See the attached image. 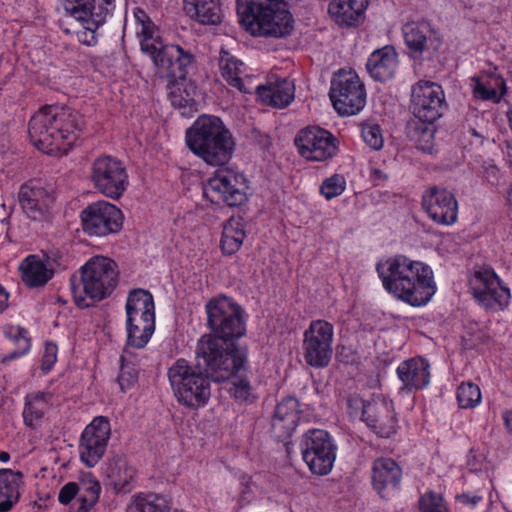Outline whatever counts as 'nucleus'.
<instances>
[{"label":"nucleus","instance_id":"obj_62","mask_svg":"<svg viewBox=\"0 0 512 512\" xmlns=\"http://www.w3.org/2000/svg\"><path fill=\"white\" fill-rule=\"evenodd\" d=\"M504 422L509 432L512 433V413L504 416Z\"/></svg>","mask_w":512,"mask_h":512},{"label":"nucleus","instance_id":"obj_29","mask_svg":"<svg viewBox=\"0 0 512 512\" xmlns=\"http://www.w3.org/2000/svg\"><path fill=\"white\" fill-rule=\"evenodd\" d=\"M32 144L41 152L49 155L66 153L75 140L70 130H27Z\"/></svg>","mask_w":512,"mask_h":512},{"label":"nucleus","instance_id":"obj_42","mask_svg":"<svg viewBox=\"0 0 512 512\" xmlns=\"http://www.w3.org/2000/svg\"><path fill=\"white\" fill-rule=\"evenodd\" d=\"M135 509L139 512H170L168 499L163 495L136 496Z\"/></svg>","mask_w":512,"mask_h":512},{"label":"nucleus","instance_id":"obj_38","mask_svg":"<svg viewBox=\"0 0 512 512\" xmlns=\"http://www.w3.org/2000/svg\"><path fill=\"white\" fill-rule=\"evenodd\" d=\"M167 88L169 90L168 97L172 106L178 109L188 108L190 111L194 108L196 104V88L193 84H188L185 80H175L169 81Z\"/></svg>","mask_w":512,"mask_h":512},{"label":"nucleus","instance_id":"obj_31","mask_svg":"<svg viewBox=\"0 0 512 512\" xmlns=\"http://www.w3.org/2000/svg\"><path fill=\"white\" fill-rule=\"evenodd\" d=\"M368 0H332L329 4V14L340 25L355 27L365 19Z\"/></svg>","mask_w":512,"mask_h":512},{"label":"nucleus","instance_id":"obj_49","mask_svg":"<svg viewBox=\"0 0 512 512\" xmlns=\"http://www.w3.org/2000/svg\"><path fill=\"white\" fill-rule=\"evenodd\" d=\"M26 334L27 330L25 328H17V334L14 336V341L18 344L19 348L4 356L1 360L2 363L13 361L28 353L31 347V343L30 339L26 336Z\"/></svg>","mask_w":512,"mask_h":512},{"label":"nucleus","instance_id":"obj_52","mask_svg":"<svg viewBox=\"0 0 512 512\" xmlns=\"http://www.w3.org/2000/svg\"><path fill=\"white\" fill-rule=\"evenodd\" d=\"M58 347L55 343L46 342L44 354L42 357V371L47 374L57 361Z\"/></svg>","mask_w":512,"mask_h":512},{"label":"nucleus","instance_id":"obj_7","mask_svg":"<svg viewBox=\"0 0 512 512\" xmlns=\"http://www.w3.org/2000/svg\"><path fill=\"white\" fill-rule=\"evenodd\" d=\"M185 142L193 154L212 166L228 163L235 147L230 130H186Z\"/></svg>","mask_w":512,"mask_h":512},{"label":"nucleus","instance_id":"obj_3","mask_svg":"<svg viewBox=\"0 0 512 512\" xmlns=\"http://www.w3.org/2000/svg\"><path fill=\"white\" fill-rule=\"evenodd\" d=\"M119 280L117 263L104 256L89 259L80 269L79 276L70 278V289L78 307H88L86 297L102 301L115 290Z\"/></svg>","mask_w":512,"mask_h":512},{"label":"nucleus","instance_id":"obj_15","mask_svg":"<svg viewBox=\"0 0 512 512\" xmlns=\"http://www.w3.org/2000/svg\"><path fill=\"white\" fill-rule=\"evenodd\" d=\"M81 221L84 232L90 236L102 237L121 230L123 215L114 204L98 201L81 212Z\"/></svg>","mask_w":512,"mask_h":512},{"label":"nucleus","instance_id":"obj_40","mask_svg":"<svg viewBox=\"0 0 512 512\" xmlns=\"http://www.w3.org/2000/svg\"><path fill=\"white\" fill-rule=\"evenodd\" d=\"M47 408L46 394L41 392L28 394L25 398L23 410L24 423L31 428H36L41 422Z\"/></svg>","mask_w":512,"mask_h":512},{"label":"nucleus","instance_id":"obj_37","mask_svg":"<svg viewBox=\"0 0 512 512\" xmlns=\"http://www.w3.org/2000/svg\"><path fill=\"white\" fill-rule=\"evenodd\" d=\"M243 65L240 60L231 55L228 51L221 49L219 55V69L222 77L230 86L247 93L248 90L245 88L242 78L240 77L243 73Z\"/></svg>","mask_w":512,"mask_h":512},{"label":"nucleus","instance_id":"obj_39","mask_svg":"<svg viewBox=\"0 0 512 512\" xmlns=\"http://www.w3.org/2000/svg\"><path fill=\"white\" fill-rule=\"evenodd\" d=\"M68 113L64 107L58 105H46L40 108L31 118L32 128L63 127L66 125Z\"/></svg>","mask_w":512,"mask_h":512},{"label":"nucleus","instance_id":"obj_59","mask_svg":"<svg viewBox=\"0 0 512 512\" xmlns=\"http://www.w3.org/2000/svg\"><path fill=\"white\" fill-rule=\"evenodd\" d=\"M456 499L466 506L474 507L482 500V496L474 494L471 495L469 493H462L457 495Z\"/></svg>","mask_w":512,"mask_h":512},{"label":"nucleus","instance_id":"obj_16","mask_svg":"<svg viewBox=\"0 0 512 512\" xmlns=\"http://www.w3.org/2000/svg\"><path fill=\"white\" fill-rule=\"evenodd\" d=\"M111 436L108 418L95 417L83 430L79 441L80 460L89 468L94 467L105 454Z\"/></svg>","mask_w":512,"mask_h":512},{"label":"nucleus","instance_id":"obj_51","mask_svg":"<svg viewBox=\"0 0 512 512\" xmlns=\"http://www.w3.org/2000/svg\"><path fill=\"white\" fill-rule=\"evenodd\" d=\"M258 3H254L251 0H236L237 14L239 21L243 26L248 29L254 16V11Z\"/></svg>","mask_w":512,"mask_h":512},{"label":"nucleus","instance_id":"obj_20","mask_svg":"<svg viewBox=\"0 0 512 512\" xmlns=\"http://www.w3.org/2000/svg\"><path fill=\"white\" fill-rule=\"evenodd\" d=\"M238 175L218 172L203 187V195L215 204L224 203L230 207L240 206L247 200L246 192L239 187Z\"/></svg>","mask_w":512,"mask_h":512},{"label":"nucleus","instance_id":"obj_54","mask_svg":"<svg viewBox=\"0 0 512 512\" xmlns=\"http://www.w3.org/2000/svg\"><path fill=\"white\" fill-rule=\"evenodd\" d=\"M79 485L75 482H68L59 491L58 500L61 504H69L79 493Z\"/></svg>","mask_w":512,"mask_h":512},{"label":"nucleus","instance_id":"obj_6","mask_svg":"<svg viewBox=\"0 0 512 512\" xmlns=\"http://www.w3.org/2000/svg\"><path fill=\"white\" fill-rule=\"evenodd\" d=\"M205 311L207 327L211 332L203 336L235 342L245 335L244 310L233 299L225 295L213 297L207 301Z\"/></svg>","mask_w":512,"mask_h":512},{"label":"nucleus","instance_id":"obj_26","mask_svg":"<svg viewBox=\"0 0 512 512\" xmlns=\"http://www.w3.org/2000/svg\"><path fill=\"white\" fill-rule=\"evenodd\" d=\"M403 36L407 47L414 54L428 53L431 55L441 46L438 33L429 22H408L403 26Z\"/></svg>","mask_w":512,"mask_h":512},{"label":"nucleus","instance_id":"obj_53","mask_svg":"<svg viewBox=\"0 0 512 512\" xmlns=\"http://www.w3.org/2000/svg\"><path fill=\"white\" fill-rule=\"evenodd\" d=\"M362 139L373 150H380L383 147L384 139L381 130H361Z\"/></svg>","mask_w":512,"mask_h":512},{"label":"nucleus","instance_id":"obj_1","mask_svg":"<svg viewBox=\"0 0 512 512\" xmlns=\"http://www.w3.org/2000/svg\"><path fill=\"white\" fill-rule=\"evenodd\" d=\"M383 287L411 306L427 304L436 292L431 267L404 255H395L376 265Z\"/></svg>","mask_w":512,"mask_h":512},{"label":"nucleus","instance_id":"obj_47","mask_svg":"<svg viewBox=\"0 0 512 512\" xmlns=\"http://www.w3.org/2000/svg\"><path fill=\"white\" fill-rule=\"evenodd\" d=\"M407 138L415 143L416 147L426 153L434 148L436 130H405Z\"/></svg>","mask_w":512,"mask_h":512},{"label":"nucleus","instance_id":"obj_23","mask_svg":"<svg viewBox=\"0 0 512 512\" xmlns=\"http://www.w3.org/2000/svg\"><path fill=\"white\" fill-rule=\"evenodd\" d=\"M422 206L429 217L438 224L451 225L457 220L456 198L446 189L431 187L422 197Z\"/></svg>","mask_w":512,"mask_h":512},{"label":"nucleus","instance_id":"obj_56","mask_svg":"<svg viewBox=\"0 0 512 512\" xmlns=\"http://www.w3.org/2000/svg\"><path fill=\"white\" fill-rule=\"evenodd\" d=\"M83 491L82 494H86L88 497L93 498L98 501L99 494L101 491V486L99 481L93 477L91 474L87 476L85 480H83Z\"/></svg>","mask_w":512,"mask_h":512},{"label":"nucleus","instance_id":"obj_8","mask_svg":"<svg viewBox=\"0 0 512 512\" xmlns=\"http://www.w3.org/2000/svg\"><path fill=\"white\" fill-rule=\"evenodd\" d=\"M153 44L155 49L143 52L151 57L155 75L160 79H166L168 82L184 81L195 64L193 53L179 45H164L161 37L157 38Z\"/></svg>","mask_w":512,"mask_h":512},{"label":"nucleus","instance_id":"obj_12","mask_svg":"<svg viewBox=\"0 0 512 512\" xmlns=\"http://www.w3.org/2000/svg\"><path fill=\"white\" fill-rule=\"evenodd\" d=\"M334 327L326 320H313L303 334V357L307 365L326 368L333 354Z\"/></svg>","mask_w":512,"mask_h":512},{"label":"nucleus","instance_id":"obj_21","mask_svg":"<svg viewBox=\"0 0 512 512\" xmlns=\"http://www.w3.org/2000/svg\"><path fill=\"white\" fill-rule=\"evenodd\" d=\"M336 138L328 130H300L294 139L299 154L310 161H323L337 151Z\"/></svg>","mask_w":512,"mask_h":512},{"label":"nucleus","instance_id":"obj_2","mask_svg":"<svg viewBox=\"0 0 512 512\" xmlns=\"http://www.w3.org/2000/svg\"><path fill=\"white\" fill-rule=\"evenodd\" d=\"M195 364L211 381L224 382L247 369L248 351L235 342L201 336L195 349Z\"/></svg>","mask_w":512,"mask_h":512},{"label":"nucleus","instance_id":"obj_57","mask_svg":"<svg viewBox=\"0 0 512 512\" xmlns=\"http://www.w3.org/2000/svg\"><path fill=\"white\" fill-rule=\"evenodd\" d=\"M250 138L257 143L261 149H268L272 144L271 137L261 130H251Z\"/></svg>","mask_w":512,"mask_h":512},{"label":"nucleus","instance_id":"obj_50","mask_svg":"<svg viewBox=\"0 0 512 512\" xmlns=\"http://www.w3.org/2000/svg\"><path fill=\"white\" fill-rule=\"evenodd\" d=\"M421 512H448L443 502V498L435 493H428L420 499Z\"/></svg>","mask_w":512,"mask_h":512},{"label":"nucleus","instance_id":"obj_11","mask_svg":"<svg viewBox=\"0 0 512 512\" xmlns=\"http://www.w3.org/2000/svg\"><path fill=\"white\" fill-rule=\"evenodd\" d=\"M300 449L304 462L313 474L324 476L330 473L336 459L337 446L326 430H308L302 436Z\"/></svg>","mask_w":512,"mask_h":512},{"label":"nucleus","instance_id":"obj_32","mask_svg":"<svg viewBox=\"0 0 512 512\" xmlns=\"http://www.w3.org/2000/svg\"><path fill=\"white\" fill-rule=\"evenodd\" d=\"M294 84L283 79L268 86H258L257 95L260 101L274 108H284L294 99Z\"/></svg>","mask_w":512,"mask_h":512},{"label":"nucleus","instance_id":"obj_63","mask_svg":"<svg viewBox=\"0 0 512 512\" xmlns=\"http://www.w3.org/2000/svg\"><path fill=\"white\" fill-rule=\"evenodd\" d=\"M8 300V293L5 291V289L0 285V305L2 306L3 303H6Z\"/></svg>","mask_w":512,"mask_h":512},{"label":"nucleus","instance_id":"obj_13","mask_svg":"<svg viewBox=\"0 0 512 512\" xmlns=\"http://www.w3.org/2000/svg\"><path fill=\"white\" fill-rule=\"evenodd\" d=\"M293 29L292 15L288 6L277 2H259L248 29L253 35L283 37Z\"/></svg>","mask_w":512,"mask_h":512},{"label":"nucleus","instance_id":"obj_5","mask_svg":"<svg viewBox=\"0 0 512 512\" xmlns=\"http://www.w3.org/2000/svg\"><path fill=\"white\" fill-rule=\"evenodd\" d=\"M125 310L126 344L135 349H142L155 331V304L152 294L141 288L131 290Z\"/></svg>","mask_w":512,"mask_h":512},{"label":"nucleus","instance_id":"obj_44","mask_svg":"<svg viewBox=\"0 0 512 512\" xmlns=\"http://www.w3.org/2000/svg\"><path fill=\"white\" fill-rule=\"evenodd\" d=\"M457 400L461 408L475 407L481 401V392L474 383H462L457 389Z\"/></svg>","mask_w":512,"mask_h":512},{"label":"nucleus","instance_id":"obj_4","mask_svg":"<svg viewBox=\"0 0 512 512\" xmlns=\"http://www.w3.org/2000/svg\"><path fill=\"white\" fill-rule=\"evenodd\" d=\"M168 378L178 402L190 409L205 406L211 396L210 381L196 364L180 358L169 368Z\"/></svg>","mask_w":512,"mask_h":512},{"label":"nucleus","instance_id":"obj_48","mask_svg":"<svg viewBox=\"0 0 512 512\" xmlns=\"http://www.w3.org/2000/svg\"><path fill=\"white\" fill-rule=\"evenodd\" d=\"M345 188L346 180L344 176L336 173L322 182L320 192L327 200H331L341 195L345 191Z\"/></svg>","mask_w":512,"mask_h":512},{"label":"nucleus","instance_id":"obj_34","mask_svg":"<svg viewBox=\"0 0 512 512\" xmlns=\"http://www.w3.org/2000/svg\"><path fill=\"white\" fill-rule=\"evenodd\" d=\"M110 484L118 493H129L134 487L136 470L129 466L125 459L115 458L106 469Z\"/></svg>","mask_w":512,"mask_h":512},{"label":"nucleus","instance_id":"obj_9","mask_svg":"<svg viewBox=\"0 0 512 512\" xmlns=\"http://www.w3.org/2000/svg\"><path fill=\"white\" fill-rule=\"evenodd\" d=\"M329 97L340 115H354L366 104L365 85L355 71L340 69L331 79Z\"/></svg>","mask_w":512,"mask_h":512},{"label":"nucleus","instance_id":"obj_19","mask_svg":"<svg viewBox=\"0 0 512 512\" xmlns=\"http://www.w3.org/2000/svg\"><path fill=\"white\" fill-rule=\"evenodd\" d=\"M18 200L23 212L32 220H42L55 200L51 184L32 179L21 185Z\"/></svg>","mask_w":512,"mask_h":512},{"label":"nucleus","instance_id":"obj_35","mask_svg":"<svg viewBox=\"0 0 512 512\" xmlns=\"http://www.w3.org/2000/svg\"><path fill=\"white\" fill-rule=\"evenodd\" d=\"M23 474L11 469H0V512L12 509L20 498L19 486Z\"/></svg>","mask_w":512,"mask_h":512},{"label":"nucleus","instance_id":"obj_30","mask_svg":"<svg viewBox=\"0 0 512 512\" xmlns=\"http://www.w3.org/2000/svg\"><path fill=\"white\" fill-rule=\"evenodd\" d=\"M366 68L370 76L379 82L392 79L398 68V54L392 46L375 50L368 58Z\"/></svg>","mask_w":512,"mask_h":512},{"label":"nucleus","instance_id":"obj_61","mask_svg":"<svg viewBox=\"0 0 512 512\" xmlns=\"http://www.w3.org/2000/svg\"><path fill=\"white\" fill-rule=\"evenodd\" d=\"M370 401H365L359 396H349L347 398V405L351 410H361V415L364 411V406L367 405Z\"/></svg>","mask_w":512,"mask_h":512},{"label":"nucleus","instance_id":"obj_27","mask_svg":"<svg viewBox=\"0 0 512 512\" xmlns=\"http://www.w3.org/2000/svg\"><path fill=\"white\" fill-rule=\"evenodd\" d=\"M472 93L475 99L499 103L507 94L506 81L498 73L496 66L482 70L471 78Z\"/></svg>","mask_w":512,"mask_h":512},{"label":"nucleus","instance_id":"obj_17","mask_svg":"<svg viewBox=\"0 0 512 512\" xmlns=\"http://www.w3.org/2000/svg\"><path fill=\"white\" fill-rule=\"evenodd\" d=\"M470 291L474 298L486 309H504L510 299V291L501 284L493 270H481L470 281Z\"/></svg>","mask_w":512,"mask_h":512},{"label":"nucleus","instance_id":"obj_46","mask_svg":"<svg viewBox=\"0 0 512 512\" xmlns=\"http://www.w3.org/2000/svg\"><path fill=\"white\" fill-rule=\"evenodd\" d=\"M229 392L235 401L239 403H252L257 398L250 381L245 377L236 378Z\"/></svg>","mask_w":512,"mask_h":512},{"label":"nucleus","instance_id":"obj_28","mask_svg":"<svg viewBox=\"0 0 512 512\" xmlns=\"http://www.w3.org/2000/svg\"><path fill=\"white\" fill-rule=\"evenodd\" d=\"M397 375L403 384L401 390H421L430 382V364L422 357L410 358L400 363Z\"/></svg>","mask_w":512,"mask_h":512},{"label":"nucleus","instance_id":"obj_22","mask_svg":"<svg viewBox=\"0 0 512 512\" xmlns=\"http://www.w3.org/2000/svg\"><path fill=\"white\" fill-rule=\"evenodd\" d=\"M362 420L379 437L389 438L396 433L397 418L391 400L378 397L364 406Z\"/></svg>","mask_w":512,"mask_h":512},{"label":"nucleus","instance_id":"obj_58","mask_svg":"<svg viewBox=\"0 0 512 512\" xmlns=\"http://www.w3.org/2000/svg\"><path fill=\"white\" fill-rule=\"evenodd\" d=\"M77 501L80 503V505L76 512H89L90 509L97 503L96 500L82 493L78 495Z\"/></svg>","mask_w":512,"mask_h":512},{"label":"nucleus","instance_id":"obj_45","mask_svg":"<svg viewBox=\"0 0 512 512\" xmlns=\"http://www.w3.org/2000/svg\"><path fill=\"white\" fill-rule=\"evenodd\" d=\"M138 379V370L135 365L128 361L123 355L120 357V372L117 382L122 392L131 389Z\"/></svg>","mask_w":512,"mask_h":512},{"label":"nucleus","instance_id":"obj_18","mask_svg":"<svg viewBox=\"0 0 512 512\" xmlns=\"http://www.w3.org/2000/svg\"><path fill=\"white\" fill-rule=\"evenodd\" d=\"M444 94L433 82L419 81L412 88L413 114L421 122L432 124L442 115Z\"/></svg>","mask_w":512,"mask_h":512},{"label":"nucleus","instance_id":"obj_14","mask_svg":"<svg viewBox=\"0 0 512 512\" xmlns=\"http://www.w3.org/2000/svg\"><path fill=\"white\" fill-rule=\"evenodd\" d=\"M90 179L101 194L113 200H118L128 186L124 164L111 156H100L94 160Z\"/></svg>","mask_w":512,"mask_h":512},{"label":"nucleus","instance_id":"obj_43","mask_svg":"<svg viewBox=\"0 0 512 512\" xmlns=\"http://www.w3.org/2000/svg\"><path fill=\"white\" fill-rule=\"evenodd\" d=\"M189 17L202 25H217L222 19L220 4L216 0L209 1L203 7H199V15Z\"/></svg>","mask_w":512,"mask_h":512},{"label":"nucleus","instance_id":"obj_36","mask_svg":"<svg viewBox=\"0 0 512 512\" xmlns=\"http://www.w3.org/2000/svg\"><path fill=\"white\" fill-rule=\"evenodd\" d=\"M246 237L243 218L231 217L223 226L220 247L225 255H234L242 246Z\"/></svg>","mask_w":512,"mask_h":512},{"label":"nucleus","instance_id":"obj_25","mask_svg":"<svg viewBox=\"0 0 512 512\" xmlns=\"http://www.w3.org/2000/svg\"><path fill=\"white\" fill-rule=\"evenodd\" d=\"M402 468L392 458L380 457L372 464V485L378 494L388 499L400 488Z\"/></svg>","mask_w":512,"mask_h":512},{"label":"nucleus","instance_id":"obj_24","mask_svg":"<svg viewBox=\"0 0 512 512\" xmlns=\"http://www.w3.org/2000/svg\"><path fill=\"white\" fill-rule=\"evenodd\" d=\"M301 410L297 398L287 396L279 402L271 419V434L280 442L290 438L300 420Z\"/></svg>","mask_w":512,"mask_h":512},{"label":"nucleus","instance_id":"obj_55","mask_svg":"<svg viewBox=\"0 0 512 512\" xmlns=\"http://www.w3.org/2000/svg\"><path fill=\"white\" fill-rule=\"evenodd\" d=\"M189 128H225L219 117L203 114Z\"/></svg>","mask_w":512,"mask_h":512},{"label":"nucleus","instance_id":"obj_41","mask_svg":"<svg viewBox=\"0 0 512 512\" xmlns=\"http://www.w3.org/2000/svg\"><path fill=\"white\" fill-rule=\"evenodd\" d=\"M135 18L138 25L136 34L139 38L141 51L155 49L153 43L160 37L158 29L148 15L141 9L135 11Z\"/></svg>","mask_w":512,"mask_h":512},{"label":"nucleus","instance_id":"obj_10","mask_svg":"<svg viewBox=\"0 0 512 512\" xmlns=\"http://www.w3.org/2000/svg\"><path fill=\"white\" fill-rule=\"evenodd\" d=\"M67 14L81 23L84 31L77 32L81 43L96 44L95 31L104 24L115 8V0H62Z\"/></svg>","mask_w":512,"mask_h":512},{"label":"nucleus","instance_id":"obj_60","mask_svg":"<svg viewBox=\"0 0 512 512\" xmlns=\"http://www.w3.org/2000/svg\"><path fill=\"white\" fill-rule=\"evenodd\" d=\"M370 180L375 183V185H379L381 182H386L389 179V176L387 173H385L383 170L376 168V167H370Z\"/></svg>","mask_w":512,"mask_h":512},{"label":"nucleus","instance_id":"obj_33","mask_svg":"<svg viewBox=\"0 0 512 512\" xmlns=\"http://www.w3.org/2000/svg\"><path fill=\"white\" fill-rule=\"evenodd\" d=\"M22 281L29 287H43L53 277L54 271L36 255H29L21 263Z\"/></svg>","mask_w":512,"mask_h":512},{"label":"nucleus","instance_id":"obj_64","mask_svg":"<svg viewBox=\"0 0 512 512\" xmlns=\"http://www.w3.org/2000/svg\"><path fill=\"white\" fill-rule=\"evenodd\" d=\"M361 128H371V129H374V128H380V124L377 123V122H372V123H362L361 124Z\"/></svg>","mask_w":512,"mask_h":512}]
</instances>
